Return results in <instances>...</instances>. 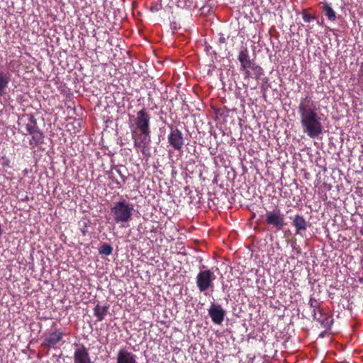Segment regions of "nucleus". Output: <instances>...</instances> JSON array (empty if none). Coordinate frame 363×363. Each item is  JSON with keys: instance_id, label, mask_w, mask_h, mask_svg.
<instances>
[{"instance_id": "nucleus-1", "label": "nucleus", "mask_w": 363, "mask_h": 363, "mask_svg": "<svg viewBox=\"0 0 363 363\" xmlns=\"http://www.w3.org/2000/svg\"><path fill=\"white\" fill-rule=\"evenodd\" d=\"M298 112L303 133L311 138L318 137L323 133V114L316 103L306 96L301 101Z\"/></svg>"}, {"instance_id": "nucleus-2", "label": "nucleus", "mask_w": 363, "mask_h": 363, "mask_svg": "<svg viewBox=\"0 0 363 363\" xmlns=\"http://www.w3.org/2000/svg\"><path fill=\"white\" fill-rule=\"evenodd\" d=\"M18 130L23 135H30L29 145L32 148L43 143L44 135L37 125V121L33 114H23L18 119Z\"/></svg>"}, {"instance_id": "nucleus-3", "label": "nucleus", "mask_w": 363, "mask_h": 363, "mask_svg": "<svg viewBox=\"0 0 363 363\" xmlns=\"http://www.w3.org/2000/svg\"><path fill=\"white\" fill-rule=\"evenodd\" d=\"M134 205L125 199L115 202L111 208V214L117 224H124L132 219Z\"/></svg>"}, {"instance_id": "nucleus-4", "label": "nucleus", "mask_w": 363, "mask_h": 363, "mask_svg": "<svg viewBox=\"0 0 363 363\" xmlns=\"http://www.w3.org/2000/svg\"><path fill=\"white\" fill-rule=\"evenodd\" d=\"M238 60L240 63V70L246 77L254 74L257 77L263 74L262 67L257 65L255 60H251L249 50L247 48H242L238 54Z\"/></svg>"}, {"instance_id": "nucleus-5", "label": "nucleus", "mask_w": 363, "mask_h": 363, "mask_svg": "<svg viewBox=\"0 0 363 363\" xmlns=\"http://www.w3.org/2000/svg\"><path fill=\"white\" fill-rule=\"evenodd\" d=\"M199 269L200 271L196 278V286L201 292H204L213 286L216 276L213 272L207 269L205 265L201 266Z\"/></svg>"}, {"instance_id": "nucleus-6", "label": "nucleus", "mask_w": 363, "mask_h": 363, "mask_svg": "<svg viewBox=\"0 0 363 363\" xmlns=\"http://www.w3.org/2000/svg\"><path fill=\"white\" fill-rule=\"evenodd\" d=\"M150 116L145 109L137 112L135 116L130 117V130H150Z\"/></svg>"}, {"instance_id": "nucleus-7", "label": "nucleus", "mask_w": 363, "mask_h": 363, "mask_svg": "<svg viewBox=\"0 0 363 363\" xmlns=\"http://www.w3.org/2000/svg\"><path fill=\"white\" fill-rule=\"evenodd\" d=\"M150 130H131L134 146L140 149L143 154L145 153V150L150 142Z\"/></svg>"}, {"instance_id": "nucleus-8", "label": "nucleus", "mask_w": 363, "mask_h": 363, "mask_svg": "<svg viewBox=\"0 0 363 363\" xmlns=\"http://www.w3.org/2000/svg\"><path fill=\"white\" fill-rule=\"evenodd\" d=\"M265 221L268 225H271L278 230H281L286 225L284 216L277 208L272 211H267Z\"/></svg>"}, {"instance_id": "nucleus-9", "label": "nucleus", "mask_w": 363, "mask_h": 363, "mask_svg": "<svg viewBox=\"0 0 363 363\" xmlns=\"http://www.w3.org/2000/svg\"><path fill=\"white\" fill-rule=\"evenodd\" d=\"M170 133L167 139L169 145L175 150H181L184 145L183 134L177 128L170 127Z\"/></svg>"}, {"instance_id": "nucleus-10", "label": "nucleus", "mask_w": 363, "mask_h": 363, "mask_svg": "<svg viewBox=\"0 0 363 363\" xmlns=\"http://www.w3.org/2000/svg\"><path fill=\"white\" fill-rule=\"evenodd\" d=\"M73 363H92L89 350L84 345H77L74 352Z\"/></svg>"}, {"instance_id": "nucleus-11", "label": "nucleus", "mask_w": 363, "mask_h": 363, "mask_svg": "<svg viewBox=\"0 0 363 363\" xmlns=\"http://www.w3.org/2000/svg\"><path fill=\"white\" fill-rule=\"evenodd\" d=\"M63 337V332L60 329H56L45 337L42 345L48 348H54L62 340Z\"/></svg>"}, {"instance_id": "nucleus-12", "label": "nucleus", "mask_w": 363, "mask_h": 363, "mask_svg": "<svg viewBox=\"0 0 363 363\" xmlns=\"http://www.w3.org/2000/svg\"><path fill=\"white\" fill-rule=\"evenodd\" d=\"M208 315L214 323L220 325L224 320L225 312L220 305L213 303L208 309Z\"/></svg>"}, {"instance_id": "nucleus-13", "label": "nucleus", "mask_w": 363, "mask_h": 363, "mask_svg": "<svg viewBox=\"0 0 363 363\" xmlns=\"http://www.w3.org/2000/svg\"><path fill=\"white\" fill-rule=\"evenodd\" d=\"M312 316L313 320L320 323L324 328H329L333 323L330 316L328 313H324L323 310L320 307L318 308V310L312 311Z\"/></svg>"}, {"instance_id": "nucleus-14", "label": "nucleus", "mask_w": 363, "mask_h": 363, "mask_svg": "<svg viewBox=\"0 0 363 363\" xmlns=\"http://www.w3.org/2000/svg\"><path fill=\"white\" fill-rule=\"evenodd\" d=\"M116 363H137L136 355L125 348H121L116 356Z\"/></svg>"}, {"instance_id": "nucleus-15", "label": "nucleus", "mask_w": 363, "mask_h": 363, "mask_svg": "<svg viewBox=\"0 0 363 363\" xmlns=\"http://www.w3.org/2000/svg\"><path fill=\"white\" fill-rule=\"evenodd\" d=\"M291 219L292 225L296 229V234L307 229L308 224L303 216L297 214Z\"/></svg>"}, {"instance_id": "nucleus-16", "label": "nucleus", "mask_w": 363, "mask_h": 363, "mask_svg": "<svg viewBox=\"0 0 363 363\" xmlns=\"http://www.w3.org/2000/svg\"><path fill=\"white\" fill-rule=\"evenodd\" d=\"M11 73L0 68V91H5L11 81Z\"/></svg>"}, {"instance_id": "nucleus-17", "label": "nucleus", "mask_w": 363, "mask_h": 363, "mask_svg": "<svg viewBox=\"0 0 363 363\" xmlns=\"http://www.w3.org/2000/svg\"><path fill=\"white\" fill-rule=\"evenodd\" d=\"M109 305L106 306H100L97 304L94 308V315L96 318V321L101 322L102 321L106 315L108 313Z\"/></svg>"}, {"instance_id": "nucleus-18", "label": "nucleus", "mask_w": 363, "mask_h": 363, "mask_svg": "<svg viewBox=\"0 0 363 363\" xmlns=\"http://www.w3.org/2000/svg\"><path fill=\"white\" fill-rule=\"evenodd\" d=\"M323 9L325 11V15L328 19L330 21H335L336 19V14L333 8L329 4H325L323 6Z\"/></svg>"}, {"instance_id": "nucleus-19", "label": "nucleus", "mask_w": 363, "mask_h": 363, "mask_svg": "<svg viewBox=\"0 0 363 363\" xmlns=\"http://www.w3.org/2000/svg\"><path fill=\"white\" fill-rule=\"evenodd\" d=\"M113 248L109 244H104L99 250L101 255H109L112 253Z\"/></svg>"}, {"instance_id": "nucleus-20", "label": "nucleus", "mask_w": 363, "mask_h": 363, "mask_svg": "<svg viewBox=\"0 0 363 363\" xmlns=\"http://www.w3.org/2000/svg\"><path fill=\"white\" fill-rule=\"evenodd\" d=\"M141 89H152L154 90L156 89L155 85L152 82V78L146 77L143 79V85L141 86Z\"/></svg>"}, {"instance_id": "nucleus-21", "label": "nucleus", "mask_w": 363, "mask_h": 363, "mask_svg": "<svg viewBox=\"0 0 363 363\" xmlns=\"http://www.w3.org/2000/svg\"><path fill=\"white\" fill-rule=\"evenodd\" d=\"M308 305L313 308V310H318V308L320 307L318 300L313 297L310 298Z\"/></svg>"}, {"instance_id": "nucleus-22", "label": "nucleus", "mask_w": 363, "mask_h": 363, "mask_svg": "<svg viewBox=\"0 0 363 363\" xmlns=\"http://www.w3.org/2000/svg\"><path fill=\"white\" fill-rule=\"evenodd\" d=\"M302 16L304 22L309 23L315 18V16L307 13L306 11L302 13Z\"/></svg>"}, {"instance_id": "nucleus-23", "label": "nucleus", "mask_w": 363, "mask_h": 363, "mask_svg": "<svg viewBox=\"0 0 363 363\" xmlns=\"http://www.w3.org/2000/svg\"><path fill=\"white\" fill-rule=\"evenodd\" d=\"M291 245L292 249L295 250L298 255H300L301 253V249L300 246L297 245L296 241L291 242Z\"/></svg>"}, {"instance_id": "nucleus-24", "label": "nucleus", "mask_w": 363, "mask_h": 363, "mask_svg": "<svg viewBox=\"0 0 363 363\" xmlns=\"http://www.w3.org/2000/svg\"><path fill=\"white\" fill-rule=\"evenodd\" d=\"M220 35V37H219V38H218V43H219L220 44H224V43H226V39H225V38L224 35H223V34H222V33H220V35Z\"/></svg>"}, {"instance_id": "nucleus-25", "label": "nucleus", "mask_w": 363, "mask_h": 363, "mask_svg": "<svg viewBox=\"0 0 363 363\" xmlns=\"http://www.w3.org/2000/svg\"><path fill=\"white\" fill-rule=\"evenodd\" d=\"M116 172L120 175V177L122 178L123 183H125L126 181V177L121 173V171L118 169H116Z\"/></svg>"}, {"instance_id": "nucleus-26", "label": "nucleus", "mask_w": 363, "mask_h": 363, "mask_svg": "<svg viewBox=\"0 0 363 363\" xmlns=\"http://www.w3.org/2000/svg\"><path fill=\"white\" fill-rule=\"evenodd\" d=\"M216 114L217 115H223V110H218L217 112H216Z\"/></svg>"}, {"instance_id": "nucleus-27", "label": "nucleus", "mask_w": 363, "mask_h": 363, "mask_svg": "<svg viewBox=\"0 0 363 363\" xmlns=\"http://www.w3.org/2000/svg\"><path fill=\"white\" fill-rule=\"evenodd\" d=\"M81 231H82V234H83L84 235H86V230L85 229H82V230H81Z\"/></svg>"}, {"instance_id": "nucleus-28", "label": "nucleus", "mask_w": 363, "mask_h": 363, "mask_svg": "<svg viewBox=\"0 0 363 363\" xmlns=\"http://www.w3.org/2000/svg\"><path fill=\"white\" fill-rule=\"evenodd\" d=\"M117 184L118 185V187H121V184L117 182Z\"/></svg>"}, {"instance_id": "nucleus-29", "label": "nucleus", "mask_w": 363, "mask_h": 363, "mask_svg": "<svg viewBox=\"0 0 363 363\" xmlns=\"http://www.w3.org/2000/svg\"><path fill=\"white\" fill-rule=\"evenodd\" d=\"M2 92H0V96L1 95Z\"/></svg>"}]
</instances>
